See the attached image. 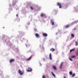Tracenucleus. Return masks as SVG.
<instances>
[{
	"label": "nucleus",
	"instance_id": "f257e3e1",
	"mask_svg": "<svg viewBox=\"0 0 78 78\" xmlns=\"http://www.w3.org/2000/svg\"><path fill=\"white\" fill-rule=\"evenodd\" d=\"M18 72L20 75H23L24 73L23 71H22L20 70H18Z\"/></svg>",
	"mask_w": 78,
	"mask_h": 78
},
{
	"label": "nucleus",
	"instance_id": "f03ea898",
	"mask_svg": "<svg viewBox=\"0 0 78 78\" xmlns=\"http://www.w3.org/2000/svg\"><path fill=\"white\" fill-rule=\"evenodd\" d=\"M28 69H29V70H27V72H32V69H31L30 67H29L28 68Z\"/></svg>",
	"mask_w": 78,
	"mask_h": 78
},
{
	"label": "nucleus",
	"instance_id": "7ed1b4c3",
	"mask_svg": "<svg viewBox=\"0 0 78 78\" xmlns=\"http://www.w3.org/2000/svg\"><path fill=\"white\" fill-rule=\"evenodd\" d=\"M57 5H58V6H59V8H62V7L61 6V4L60 3L58 2L57 4Z\"/></svg>",
	"mask_w": 78,
	"mask_h": 78
},
{
	"label": "nucleus",
	"instance_id": "20e7f679",
	"mask_svg": "<svg viewBox=\"0 0 78 78\" xmlns=\"http://www.w3.org/2000/svg\"><path fill=\"white\" fill-rule=\"evenodd\" d=\"M35 36L36 37H37V38H39V37H40V36L37 33L35 34Z\"/></svg>",
	"mask_w": 78,
	"mask_h": 78
},
{
	"label": "nucleus",
	"instance_id": "39448f33",
	"mask_svg": "<svg viewBox=\"0 0 78 78\" xmlns=\"http://www.w3.org/2000/svg\"><path fill=\"white\" fill-rule=\"evenodd\" d=\"M12 62H14V59H12L10 60L9 62L10 63H12Z\"/></svg>",
	"mask_w": 78,
	"mask_h": 78
},
{
	"label": "nucleus",
	"instance_id": "423d86ee",
	"mask_svg": "<svg viewBox=\"0 0 78 78\" xmlns=\"http://www.w3.org/2000/svg\"><path fill=\"white\" fill-rule=\"evenodd\" d=\"M43 36H44V37H47L48 35H47V34L45 33H43Z\"/></svg>",
	"mask_w": 78,
	"mask_h": 78
},
{
	"label": "nucleus",
	"instance_id": "0eeeda50",
	"mask_svg": "<svg viewBox=\"0 0 78 78\" xmlns=\"http://www.w3.org/2000/svg\"><path fill=\"white\" fill-rule=\"evenodd\" d=\"M51 23L52 25H54V24H55V23H54V22H53V21L51 20Z\"/></svg>",
	"mask_w": 78,
	"mask_h": 78
},
{
	"label": "nucleus",
	"instance_id": "6e6552de",
	"mask_svg": "<svg viewBox=\"0 0 78 78\" xmlns=\"http://www.w3.org/2000/svg\"><path fill=\"white\" fill-rule=\"evenodd\" d=\"M53 68L55 70H56V67L55 66H52Z\"/></svg>",
	"mask_w": 78,
	"mask_h": 78
},
{
	"label": "nucleus",
	"instance_id": "1a4fd4ad",
	"mask_svg": "<svg viewBox=\"0 0 78 78\" xmlns=\"http://www.w3.org/2000/svg\"><path fill=\"white\" fill-rule=\"evenodd\" d=\"M49 58L50 60H51V59H52L51 58V53H50L49 54Z\"/></svg>",
	"mask_w": 78,
	"mask_h": 78
},
{
	"label": "nucleus",
	"instance_id": "9d476101",
	"mask_svg": "<svg viewBox=\"0 0 78 78\" xmlns=\"http://www.w3.org/2000/svg\"><path fill=\"white\" fill-rule=\"evenodd\" d=\"M32 58V57H29L28 58L26 59V61H29L31 60V59Z\"/></svg>",
	"mask_w": 78,
	"mask_h": 78
},
{
	"label": "nucleus",
	"instance_id": "9b49d317",
	"mask_svg": "<svg viewBox=\"0 0 78 78\" xmlns=\"http://www.w3.org/2000/svg\"><path fill=\"white\" fill-rule=\"evenodd\" d=\"M50 51H54L55 50V49L52 48L50 49Z\"/></svg>",
	"mask_w": 78,
	"mask_h": 78
},
{
	"label": "nucleus",
	"instance_id": "f8f14e48",
	"mask_svg": "<svg viewBox=\"0 0 78 78\" xmlns=\"http://www.w3.org/2000/svg\"><path fill=\"white\" fill-rule=\"evenodd\" d=\"M51 73L52 75L54 76V77H56V76L55 75V74H54V73H53V72H51Z\"/></svg>",
	"mask_w": 78,
	"mask_h": 78
},
{
	"label": "nucleus",
	"instance_id": "ddd939ff",
	"mask_svg": "<svg viewBox=\"0 0 78 78\" xmlns=\"http://www.w3.org/2000/svg\"><path fill=\"white\" fill-rule=\"evenodd\" d=\"M65 27L66 28H69V25H66L65 26Z\"/></svg>",
	"mask_w": 78,
	"mask_h": 78
},
{
	"label": "nucleus",
	"instance_id": "4468645a",
	"mask_svg": "<svg viewBox=\"0 0 78 78\" xmlns=\"http://www.w3.org/2000/svg\"><path fill=\"white\" fill-rule=\"evenodd\" d=\"M71 36L72 37H75V35L73 34H71Z\"/></svg>",
	"mask_w": 78,
	"mask_h": 78
},
{
	"label": "nucleus",
	"instance_id": "2eb2a0df",
	"mask_svg": "<svg viewBox=\"0 0 78 78\" xmlns=\"http://www.w3.org/2000/svg\"><path fill=\"white\" fill-rule=\"evenodd\" d=\"M45 14H44L43 13H42L41 15V17H43V16H44Z\"/></svg>",
	"mask_w": 78,
	"mask_h": 78
},
{
	"label": "nucleus",
	"instance_id": "dca6fc26",
	"mask_svg": "<svg viewBox=\"0 0 78 78\" xmlns=\"http://www.w3.org/2000/svg\"><path fill=\"white\" fill-rule=\"evenodd\" d=\"M76 42V46H77L78 45V42L76 41H75Z\"/></svg>",
	"mask_w": 78,
	"mask_h": 78
},
{
	"label": "nucleus",
	"instance_id": "f3484780",
	"mask_svg": "<svg viewBox=\"0 0 78 78\" xmlns=\"http://www.w3.org/2000/svg\"><path fill=\"white\" fill-rule=\"evenodd\" d=\"M73 73H72V71H70L69 72V74L70 75H72Z\"/></svg>",
	"mask_w": 78,
	"mask_h": 78
},
{
	"label": "nucleus",
	"instance_id": "a211bd4d",
	"mask_svg": "<svg viewBox=\"0 0 78 78\" xmlns=\"http://www.w3.org/2000/svg\"><path fill=\"white\" fill-rule=\"evenodd\" d=\"M74 50H75L74 49H71L70 50V52H72V51H74Z\"/></svg>",
	"mask_w": 78,
	"mask_h": 78
},
{
	"label": "nucleus",
	"instance_id": "6ab92c4d",
	"mask_svg": "<svg viewBox=\"0 0 78 78\" xmlns=\"http://www.w3.org/2000/svg\"><path fill=\"white\" fill-rule=\"evenodd\" d=\"M62 64H63V63H62L60 65V68L61 69V67H62Z\"/></svg>",
	"mask_w": 78,
	"mask_h": 78
},
{
	"label": "nucleus",
	"instance_id": "aec40b11",
	"mask_svg": "<svg viewBox=\"0 0 78 78\" xmlns=\"http://www.w3.org/2000/svg\"><path fill=\"white\" fill-rule=\"evenodd\" d=\"M75 58V56L73 55L72 56V58Z\"/></svg>",
	"mask_w": 78,
	"mask_h": 78
},
{
	"label": "nucleus",
	"instance_id": "412c9836",
	"mask_svg": "<svg viewBox=\"0 0 78 78\" xmlns=\"http://www.w3.org/2000/svg\"><path fill=\"white\" fill-rule=\"evenodd\" d=\"M42 78H46V77L45 76V75H43L42 76Z\"/></svg>",
	"mask_w": 78,
	"mask_h": 78
},
{
	"label": "nucleus",
	"instance_id": "4be33fe9",
	"mask_svg": "<svg viewBox=\"0 0 78 78\" xmlns=\"http://www.w3.org/2000/svg\"><path fill=\"white\" fill-rule=\"evenodd\" d=\"M75 76V74H73L72 75L73 77H74V76Z\"/></svg>",
	"mask_w": 78,
	"mask_h": 78
},
{
	"label": "nucleus",
	"instance_id": "5701e85b",
	"mask_svg": "<svg viewBox=\"0 0 78 78\" xmlns=\"http://www.w3.org/2000/svg\"><path fill=\"white\" fill-rule=\"evenodd\" d=\"M69 59L71 61H73V60H72V58H69Z\"/></svg>",
	"mask_w": 78,
	"mask_h": 78
},
{
	"label": "nucleus",
	"instance_id": "b1692460",
	"mask_svg": "<svg viewBox=\"0 0 78 78\" xmlns=\"http://www.w3.org/2000/svg\"><path fill=\"white\" fill-rule=\"evenodd\" d=\"M30 9H31V10H33V8L32 7H30Z\"/></svg>",
	"mask_w": 78,
	"mask_h": 78
},
{
	"label": "nucleus",
	"instance_id": "393cba45",
	"mask_svg": "<svg viewBox=\"0 0 78 78\" xmlns=\"http://www.w3.org/2000/svg\"><path fill=\"white\" fill-rule=\"evenodd\" d=\"M54 12H57V10H54Z\"/></svg>",
	"mask_w": 78,
	"mask_h": 78
},
{
	"label": "nucleus",
	"instance_id": "a878e982",
	"mask_svg": "<svg viewBox=\"0 0 78 78\" xmlns=\"http://www.w3.org/2000/svg\"><path fill=\"white\" fill-rule=\"evenodd\" d=\"M34 30H35V31H37V29H34Z\"/></svg>",
	"mask_w": 78,
	"mask_h": 78
},
{
	"label": "nucleus",
	"instance_id": "bb28decb",
	"mask_svg": "<svg viewBox=\"0 0 78 78\" xmlns=\"http://www.w3.org/2000/svg\"><path fill=\"white\" fill-rule=\"evenodd\" d=\"M16 17H18V14H17L16 15Z\"/></svg>",
	"mask_w": 78,
	"mask_h": 78
},
{
	"label": "nucleus",
	"instance_id": "cd10ccee",
	"mask_svg": "<svg viewBox=\"0 0 78 78\" xmlns=\"http://www.w3.org/2000/svg\"><path fill=\"white\" fill-rule=\"evenodd\" d=\"M64 78H66V76H64Z\"/></svg>",
	"mask_w": 78,
	"mask_h": 78
},
{
	"label": "nucleus",
	"instance_id": "c85d7f7f",
	"mask_svg": "<svg viewBox=\"0 0 78 78\" xmlns=\"http://www.w3.org/2000/svg\"><path fill=\"white\" fill-rule=\"evenodd\" d=\"M77 53H78V51L77 52Z\"/></svg>",
	"mask_w": 78,
	"mask_h": 78
},
{
	"label": "nucleus",
	"instance_id": "c756f323",
	"mask_svg": "<svg viewBox=\"0 0 78 78\" xmlns=\"http://www.w3.org/2000/svg\"><path fill=\"white\" fill-rule=\"evenodd\" d=\"M26 46H27V45Z\"/></svg>",
	"mask_w": 78,
	"mask_h": 78
}]
</instances>
